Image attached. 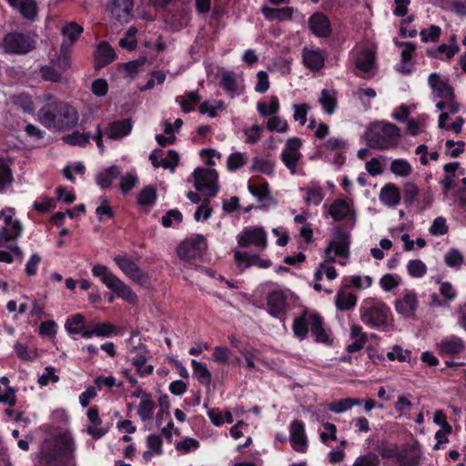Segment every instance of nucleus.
<instances>
[{"instance_id":"nucleus-8","label":"nucleus","mask_w":466,"mask_h":466,"mask_svg":"<svg viewBox=\"0 0 466 466\" xmlns=\"http://www.w3.org/2000/svg\"><path fill=\"white\" fill-rule=\"evenodd\" d=\"M2 47L5 54L25 55L35 48V40L29 34L13 31L5 35Z\"/></svg>"},{"instance_id":"nucleus-9","label":"nucleus","mask_w":466,"mask_h":466,"mask_svg":"<svg viewBox=\"0 0 466 466\" xmlns=\"http://www.w3.org/2000/svg\"><path fill=\"white\" fill-rule=\"evenodd\" d=\"M350 234L342 227L336 226L333 229L332 239L324 250V254L329 255L332 252L339 258H349L350 255Z\"/></svg>"},{"instance_id":"nucleus-27","label":"nucleus","mask_w":466,"mask_h":466,"mask_svg":"<svg viewBox=\"0 0 466 466\" xmlns=\"http://www.w3.org/2000/svg\"><path fill=\"white\" fill-rule=\"evenodd\" d=\"M121 170L116 165H112L96 176V183L101 189L106 190L111 187L112 181L120 177Z\"/></svg>"},{"instance_id":"nucleus-50","label":"nucleus","mask_w":466,"mask_h":466,"mask_svg":"<svg viewBox=\"0 0 466 466\" xmlns=\"http://www.w3.org/2000/svg\"><path fill=\"white\" fill-rule=\"evenodd\" d=\"M437 282L440 283V294L442 296L445 303H450L457 298L458 293L450 281L438 280Z\"/></svg>"},{"instance_id":"nucleus-46","label":"nucleus","mask_w":466,"mask_h":466,"mask_svg":"<svg viewBox=\"0 0 466 466\" xmlns=\"http://www.w3.org/2000/svg\"><path fill=\"white\" fill-rule=\"evenodd\" d=\"M251 171H258L266 175H271L274 172V164L267 158L254 157L251 166Z\"/></svg>"},{"instance_id":"nucleus-53","label":"nucleus","mask_w":466,"mask_h":466,"mask_svg":"<svg viewBox=\"0 0 466 466\" xmlns=\"http://www.w3.org/2000/svg\"><path fill=\"white\" fill-rule=\"evenodd\" d=\"M441 29L440 26L431 25L428 29H422L420 33V39L423 43L437 42L440 39Z\"/></svg>"},{"instance_id":"nucleus-57","label":"nucleus","mask_w":466,"mask_h":466,"mask_svg":"<svg viewBox=\"0 0 466 466\" xmlns=\"http://www.w3.org/2000/svg\"><path fill=\"white\" fill-rule=\"evenodd\" d=\"M267 128L269 131H277L279 133H285L289 129V124L286 120L279 116H271L267 123Z\"/></svg>"},{"instance_id":"nucleus-48","label":"nucleus","mask_w":466,"mask_h":466,"mask_svg":"<svg viewBox=\"0 0 466 466\" xmlns=\"http://www.w3.org/2000/svg\"><path fill=\"white\" fill-rule=\"evenodd\" d=\"M444 261L448 267L457 268L464 263V258L457 248H451L445 254Z\"/></svg>"},{"instance_id":"nucleus-63","label":"nucleus","mask_w":466,"mask_h":466,"mask_svg":"<svg viewBox=\"0 0 466 466\" xmlns=\"http://www.w3.org/2000/svg\"><path fill=\"white\" fill-rule=\"evenodd\" d=\"M42 78L45 81L59 83L62 80V75L50 66H43L40 68Z\"/></svg>"},{"instance_id":"nucleus-41","label":"nucleus","mask_w":466,"mask_h":466,"mask_svg":"<svg viewBox=\"0 0 466 466\" xmlns=\"http://www.w3.org/2000/svg\"><path fill=\"white\" fill-rule=\"evenodd\" d=\"M155 410V403L149 399H142L139 402L137 414L142 421L147 422L152 420Z\"/></svg>"},{"instance_id":"nucleus-43","label":"nucleus","mask_w":466,"mask_h":466,"mask_svg":"<svg viewBox=\"0 0 466 466\" xmlns=\"http://www.w3.org/2000/svg\"><path fill=\"white\" fill-rule=\"evenodd\" d=\"M90 134L86 132L75 131L72 134L64 137V141L70 146L86 147L90 140Z\"/></svg>"},{"instance_id":"nucleus-61","label":"nucleus","mask_w":466,"mask_h":466,"mask_svg":"<svg viewBox=\"0 0 466 466\" xmlns=\"http://www.w3.org/2000/svg\"><path fill=\"white\" fill-rule=\"evenodd\" d=\"M46 373L38 378V383L41 387L47 386L50 382L56 383L60 378L56 374V370L52 366L46 367Z\"/></svg>"},{"instance_id":"nucleus-13","label":"nucleus","mask_w":466,"mask_h":466,"mask_svg":"<svg viewBox=\"0 0 466 466\" xmlns=\"http://www.w3.org/2000/svg\"><path fill=\"white\" fill-rule=\"evenodd\" d=\"M436 347L441 358L451 359L460 358L466 349L463 339L456 335L444 337L436 344Z\"/></svg>"},{"instance_id":"nucleus-39","label":"nucleus","mask_w":466,"mask_h":466,"mask_svg":"<svg viewBox=\"0 0 466 466\" xmlns=\"http://www.w3.org/2000/svg\"><path fill=\"white\" fill-rule=\"evenodd\" d=\"M13 181V171L10 166L4 159H0V194L4 193Z\"/></svg>"},{"instance_id":"nucleus-24","label":"nucleus","mask_w":466,"mask_h":466,"mask_svg":"<svg viewBox=\"0 0 466 466\" xmlns=\"http://www.w3.org/2000/svg\"><path fill=\"white\" fill-rule=\"evenodd\" d=\"M6 2L11 7L17 9L24 18L35 20L38 12L35 0H6Z\"/></svg>"},{"instance_id":"nucleus-51","label":"nucleus","mask_w":466,"mask_h":466,"mask_svg":"<svg viewBox=\"0 0 466 466\" xmlns=\"http://www.w3.org/2000/svg\"><path fill=\"white\" fill-rule=\"evenodd\" d=\"M182 221L183 215L178 209H169L161 218V224L164 228L175 227L174 222L180 224Z\"/></svg>"},{"instance_id":"nucleus-30","label":"nucleus","mask_w":466,"mask_h":466,"mask_svg":"<svg viewBox=\"0 0 466 466\" xmlns=\"http://www.w3.org/2000/svg\"><path fill=\"white\" fill-rule=\"evenodd\" d=\"M248 190L260 204H266V201L271 199L269 185L266 180H263L262 183H255L249 180L248 183Z\"/></svg>"},{"instance_id":"nucleus-28","label":"nucleus","mask_w":466,"mask_h":466,"mask_svg":"<svg viewBox=\"0 0 466 466\" xmlns=\"http://www.w3.org/2000/svg\"><path fill=\"white\" fill-rule=\"evenodd\" d=\"M119 329L108 322L96 323L93 329L83 332L84 339H91L93 336L109 338L118 334Z\"/></svg>"},{"instance_id":"nucleus-11","label":"nucleus","mask_w":466,"mask_h":466,"mask_svg":"<svg viewBox=\"0 0 466 466\" xmlns=\"http://www.w3.org/2000/svg\"><path fill=\"white\" fill-rule=\"evenodd\" d=\"M214 69H216L214 79L218 80L219 86H221L231 98L235 97L238 94V82L235 73L226 70L223 67L217 66L214 68L211 65H206V74L208 77L212 76Z\"/></svg>"},{"instance_id":"nucleus-1","label":"nucleus","mask_w":466,"mask_h":466,"mask_svg":"<svg viewBox=\"0 0 466 466\" xmlns=\"http://www.w3.org/2000/svg\"><path fill=\"white\" fill-rule=\"evenodd\" d=\"M45 104L37 112V119L47 129L66 130L74 127L78 121V113L68 103L54 99L52 94L45 96Z\"/></svg>"},{"instance_id":"nucleus-45","label":"nucleus","mask_w":466,"mask_h":466,"mask_svg":"<svg viewBox=\"0 0 466 466\" xmlns=\"http://www.w3.org/2000/svg\"><path fill=\"white\" fill-rule=\"evenodd\" d=\"M257 109L259 114L263 116H273L278 113L279 109V102L277 96L270 98L269 104L266 102H258L257 104Z\"/></svg>"},{"instance_id":"nucleus-32","label":"nucleus","mask_w":466,"mask_h":466,"mask_svg":"<svg viewBox=\"0 0 466 466\" xmlns=\"http://www.w3.org/2000/svg\"><path fill=\"white\" fill-rule=\"evenodd\" d=\"M349 148V143L342 137H329L326 142L318 147V154L325 152H346Z\"/></svg>"},{"instance_id":"nucleus-20","label":"nucleus","mask_w":466,"mask_h":466,"mask_svg":"<svg viewBox=\"0 0 466 466\" xmlns=\"http://www.w3.org/2000/svg\"><path fill=\"white\" fill-rule=\"evenodd\" d=\"M428 82L437 97L444 100L455 98L452 86L447 81L442 80L438 73H431L429 76Z\"/></svg>"},{"instance_id":"nucleus-56","label":"nucleus","mask_w":466,"mask_h":466,"mask_svg":"<svg viewBox=\"0 0 466 466\" xmlns=\"http://www.w3.org/2000/svg\"><path fill=\"white\" fill-rule=\"evenodd\" d=\"M377 451L382 458L395 460L399 452V450L396 445L390 444L387 441H381L378 445Z\"/></svg>"},{"instance_id":"nucleus-7","label":"nucleus","mask_w":466,"mask_h":466,"mask_svg":"<svg viewBox=\"0 0 466 466\" xmlns=\"http://www.w3.org/2000/svg\"><path fill=\"white\" fill-rule=\"evenodd\" d=\"M390 314V309L383 302H376L370 307L360 308L362 322L382 331H387L389 329Z\"/></svg>"},{"instance_id":"nucleus-14","label":"nucleus","mask_w":466,"mask_h":466,"mask_svg":"<svg viewBox=\"0 0 466 466\" xmlns=\"http://www.w3.org/2000/svg\"><path fill=\"white\" fill-rule=\"evenodd\" d=\"M237 238L240 248H248L250 245L261 248L267 247V233L262 228L246 227Z\"/></svg>"},{"instance_id":"nucleus-6","label":"nucleus","mask_w":466,"mask_h":466,"mask_svg":"<svg viewBox=\"0 0 466 466\" xmlns=\"http://www.w3.org/2000/svg\"><path fill=\"white\" fill-rule=\"evenodd\" d=\"M177 253L180 259L188 263L190 266L200 268L203 262L204 254V236L201 234H193L181 241Z\"/></svg>"},{"instance_id":"nucleus-5","label":"nucleus","mask_w":466,"mask_h":466,"mask_svg":"<svg viewBox=\"0 0 466 466\" xmlns=\"http://www.w3.org/2000/svg\"><path fill=\"white\" fill-rule=\"evenodd\" d=\"M400 137L398 126L390 122H381L380 131H370L367 136V142L371 148L387 150L396 147Z\"/></svg>"},{"instance_id":"nucleus-2","label":"nucleus","mask_w":466,"mask_h":466,"mask_svg":"<svg viewBox=\"0 0 466 466\" xmlns=\"http://www.w3.org/2000/svg\"><path fill=\"white\" fill-rule=\"evenodd\" d=\"M292 330L299 340L305 339L310 330L314 341L331 346L333 338L330 330L324 328V319L315 310L304 308L293 320Z\"/></svg>"},{"instance_id":"nucleus-60","label":"nucleus","mask_w":466,"mask_h":466,"mask_svg":"<svg viewBox=\"0 0 466 466\" xmlns=\"http://www.w3.org/2000/svg\"><path fill=\"white\" fill-rule=\"evenodd\" d=\"M71 48L66 46V44H61L60 52L57 57V66L63 70H66L71 66L70 58Z\"/></svg>"},{"instance_id":"nucleus-44","label":"nucleus","mask_w":466,"mask_h":466,"mask_svg":"<svg viewBox=\"0 0 466 466\" xmlns=\"http://www.w3.org/2000/svg\"><path fill=\"white\" fill-rule=\"evenodd\" d=\"M390 171L397 176L405 177L410 175L412 167L406 159L399 158L391 162Z\"/></svg>"},{"instance_id":"nucleus-17","label":"nucleus","mask_w":466,"mask_h":466,"mask_svg":"<svg viewBox=\"0 0 466 466\" xmlns=\"http://www.w3.org/2000/svg\"><path fill=\"white\" fill-rule=\"evenodd\" d=\"M302 64L312 72H319L325 66V52L320 48L310 49L304 46L301 51Z\"/></svg>"},{"instance_id":"nucleus-12","label":"nucleus","mask_w":466,"mask_h":466,"mask_svg":"<svg viewBox=\"0 0 466 466\" xmlns=\"http://www.w3.org/2000/svg\"><path fill=\"white\" fill-rule=\"evenodd\" d=\"M114 261L123 273L131 280L144 284L148 280V274L127 256L116 255Z\"/></svg>"},{"instance_id":"nucleus-54","label":"nucleus","mask_w":466,"mask_h":466,"mask_svg":"<svg viewBox=\"0 0 466 466\" xmlns=\"http://www.w3.org/2000/svg\"><path fill=\"white\" fill-rule=\"evenodd\" d=\"M137 177L135 174L127 173L120 177L119 187L123 194L129 193L137 183Z\"/></svg>"},{"instance_id":"nucleus-19","label":"nucleus","mask_w":466,"mask_h":466,"mask_svg":"<svg viewBox=\"0 0 466 466\" xmlns=\"http://www.w3.org/2000/svg\"><path fill=\"white\" fill-rule=\"evenodd\" d=\"M95 68L99 70L116 59V54L111 45L106 41L98 43L94 54Z\"/></svg>"},{"instance_id":"nucleus-47","label":"nucleus","mask_w":466,"mask_h":466,"mask_svg":"<svg viewBox=\"0 0 466 466\" xmlns=\"http://www.w3.org/2000/svg\"><path fill=\"white\" fill-rule=\"evenodd\" d=\"M200 96L197 92H188L186 94V98L177 96L176 100L179 103L181 108L185 112H190L194 109V106L199 101Z\"/></svg>"},{"instance_id":"nucleus-49","label":"nucleus","mask_w":466,"mask_h":466,"mask_svg":"<svg viewBox=\"0 0 466 466\" xmlns=\"http://www.w3.org/2000/svg\"><path fill=\"white\" fill-rule=\"evenodd\" d=\"M324 198L323 190L320 187H311L307 188V195L304 197L306 204L318 206Z\"/></svg>"},{"instance_id":"nucleus-55","label":"nucleus","mask_w":466,"mask_h":466,"mask_svg":"<svg viewBox=\"0 0 466 466\" xmlns=\"http://www.w3.org/2000/svg\"><path fill=\"white\" fill-rule=\"evenodd\" d=\"M418 193H419V188L416 184H414L412 182L406 183L403 187L404 204L407 207L411 206L414 203Z\"/></svg>"},{"instance_id":"nucleus-37","label":"nucleus","mask_w":466,"mask_h":466,"mask_svg":"<svg viewBox=\"0 0 466 466\" xmlns=\"http://www.w3.org/2000/svg\"><path fill=\"white\" fill-rule=\"evenodd\" d=\"M345 284H343L342 289H348L351 288H355L357 289H363L365 288H369L372 285V278L370 276H360L353 275L349 278H344Z\"/></svg>"},{"instance_id":"nucleus-25","label":"nucleus","mask_w":466,"mask_h":466,"mask_svg":"<svg viewBox=\"0 0 466 466\" xmlns=\"http://www.w3.org/2000/svg\"><path fill=\"white\" fill-rule=\"evenodd\" d=\"M375 60V54L372 50L365 49L360 52L355 60V66L363 73L361 77L370 78L371 76L370 73L374 67Z\"/></svg>"},{"instance_id":"nucleus-64","label":"nucleus","mask_w":466,"mask_h":466,"mask_svg":"<svg viewBox=\"0 0 466 466\" xmlns=\"http://www.w3.org/2000/svg\"><path fill=\"white\" fill-rule=\"evenodd\" d=\"M380 465V460L378 456L374 453H368L365 455L359 456L354 463L353 466H379Z\"/></svg>"},{"instance_id":"nucleus-58","label":"nucleus","mask_w":466,"mask_h":466,"mask_svg":"<svg viewBox=\"0 0 466 466\" xmlns=\"http://www.w3.org/2000/svg\"><path fill=\"white\" fill-rule=\"evenodd\" d=\"M58 326L54 320H46L40 323L38 333L42 337L55 338Z\"/></svg>"},{"instance_id":"nucleus-29","label":"nucleus","mask_w":466,"mask_h":466,"mask_svg":"<svg viewBox=\"0 0 466 466\" xmlns=\"http://www.w3.org/2000/svg\"><path fill=\"white\" fill-rule=\"evenodd\" d=\"M401 199L399 187L393 183L386 184L380 192V200L388 207L397 206Z\"/></svg>"},{"instance_id":"nucleus-52","label":"nucleus","mask_w":466,"mask_h":466,"mask_svg":"<svg viewBox=\"0 0 466 466\" xmlns=\"http://www.w3.org/2000/svg\"><path fill=\"white\" fill-rule=\"evenodd\" d=\"M408 272L413 278H422L427 273L425 263L420 259H411L408 263Z\"/></svg>"},{"instance_id":"nucleus-59","label":"nucleus","mask_w":466,"mask_h":466,"mask_svg":"<svg viewBox=\"0 0 466 466\" xmlns=\"http://www.w3.org/2000/svg\"><path fill=\"white\" fill-rule=\"evenodd\" d=\"M246 164V157L244 154L236 152L229 155L228 157V169L230 171H236L242 167Z\"/></svg>"},{"instance_id":"nucleus-15","label":"nucleus","mask_w":466,"mask_h":466,"mask_svg":"<svg viewBox=\"0 0 466 466\" xmlns=\"http://www.w3.org/2000/svg\"><path fill=\"white\" fill-rule=\"evenodd\" d=\"M329 213L334 221L339 222L347 218L346 227L352 229L356 223V212L342 198L335 199L329 206Z\"/></svg>"},{"instance_id":"nucleus-34","label":"nucleus","mask_w":466,"mask_h":466,"mask_svg":"<svg viewBox=\"0 0 466 466\" xmlns=\"http://www.w3.org/2000/svg\"><path fill=\"white\" fill-rule=\"evenodd\" d=\"M345 290L341 288L335 296L336 308L340 311L350 310L357 304V296L353 293H347Z\"/></svg>"},{"instance_id":"nucleus-26","label":"nucleus","mask_w":466,"mask_h":466,"mask_svg":"<svg viewBox=\"0 0 466 466\" xmlns=\"http://www.w3.org/2000/svg\"><path fill=\"white\" fill-rule=\"evenodd\" d=\"M84 32V27L76 22H68L61 29L63 35L62 44H66L68 48H72L79 36Z\"/></svg>"},{"instance_id":"nucleus-40","label":"nucleus","mask_w":466,"mask_h":466,"mask_svg":"<svg viewBox=\"0 0 466 466\" xmlns=\"http://www.w3.org/2000/svg\"><path fill=\"white\" fill-rule=\"evenodd\" d=\"M324 112L328 115H332L338 106L337 98L334 95L330 94L328 89H323L319 99Z\"/></svg>"},{"instance_id":"nucleus-22","label":"nucleus","mask_w":466,"mask_h":466,"mask_svg":"<svg viewBox=\"0 0 466 466\" xmlns=\"http://www.w3.org/2000/svg\"><path fill=\"white\" fill-rule=\"evenodd\" d=\"M133 123L130 118H124L111 122L106 128V135L113 140L121 139L130 134Z\"/></svg>"},{"instance_id":"nucleus-36","label":"nucleus","mask_w":466,"mask_h":466,"mask_svg":"<svg viewBox=\"0 0 466 466\" xmlns=\"http://www.w3.org/2000/svg\"><path fill=\"white\" fill-rule=\"evenodd\" d=\"M85 317L78 313L73 315L71 318H68L66 324L65 329L68 334H80L83 337L84 331H88L84 324Z\"/></svg>"},{"instance_id":"nucleus-16","label":"nucleus","mask_w":466,"mask_h":466,"mask_svg":"<svg viewBox=\"0 0 466 466\" xmlns=\"http://www.w3.org/2000/svg\"><path fill=\"white\" fill-rule=\"evenodd\" d=\"M309 29L312 35L320 38H327L332 33L329 18L322 12L313 13L308 20Z\"/></svg>"},{"instance_id":"nucleus-33","label":"nucleus","mask_w":466,"mask_h":466,"mask_svg":"<svg viewBox=\"0 0 466 466\" xmlns=\"http://www.w3.org/2000/svg\"><path fill=\"white\" fill-rule=\"evenodd\" d=\"M157 200V191L155 186L144 187L137 196V203L140 207L153 208Z\"/></svg>"},{"instance_id":"nucleus-23","label":"nucleus","mask_w":466,"mask_h":466,"mask_svg":"<svg viewBox=\"0 0 466 466\" xmlns=\"http://www.w3.org/2000/svg\"><path fill=\"white\" fill-rule=\"evenodd\" d=\"M218 174L215 169L206 168V198L217 196L219 186L218 183ZM212 208L206 199V220L211 216Z\"/></svg>"},{"instance_id":"nucleus-31","label":"nucleus","mask_w":466,"mask_h":466,"mask_svg":"<svg viewBox=\"0 0 466 466\" xmlns=\"http://www.w3.org/2000/svg\"><path fill=\"white\" fill-rule=\"evenodd\" d=\"M396 461L399 466H419L420 457L414 447H405L399 450Z\"/></svg>"},{"instance_id":"nucleus-38","label":"nucleus","mask_w":466,"mask_h":466,"mask_svg":"<svg viewBox=\"0 0 466 466\" xmlns=\"http://www.w3.org/2000/svg\"><path fill=\"white\" fill-rule=\"evenodd\" d=\"M360 403L361 400L359 399L344 398L329 403L328 408L335 413H342L350 410L354 405H360Z\"/></svg>"},{"instance_id":"nucleus-4","label":"nucleus","mask_w":466,"mask_h":466,"mask_svg":"<svg viewBox=\"0 0 466 466\" xmlns=\"http://www.w3.org/2000/svg\"><path fill=\"white\" fill-rule=\"evenodd\" d=\"M94 277L99 278L101 282L109 289L116 298L135 304L137 301V296L133 289L121 280L117 276L113 274L109 268L102 264H96L92 268Z\"/></svg>"},{"instance_id":"nucleus-42","label":"nucleus","mask_w":466,"mask_h":466,"mask_svg":"<svg viewBox=\"0 0 466 466\" xmlns=\"http://www.w3.org/2000/svg\"><path fill=\"white\" fill-rule=\"evenodd\" d=\"M302 155L299 152H288V150H282L281 152V161L286 166V167L290 171L291 174H296L297 172V165L299 161L301 159Z\"/></svg>"},{"instance_id":"nucleus-18","label":"nucleus","mask_w":466,"mask_h":466,"mask_svg":"<svg viewBox=\"0 0 466 466\" xmlns=\"http://www.w3.org/2000/svg\"><path fill=\"white\" fill-rule=\"evenodd\" d=\"M289 441L292 448L299 452H305L307 449V436L305 424L302 420H294L289 425Z\"/></svg>"},{"instance_id":"nucleus-21","label":"nucleus","mask_w":466,"mask_h":466,"mask_svg":"<svg viewBox=\"0 0 466 466\" xmlns=\"http://www.w3.org/2000/svg\"><path fill=\"white\" fill-rule=\"evenodd\" d=\"M418 308V299L414 291L407 292L401 299L395 302L396 311L403 317L410 319L415 315Z\"/></svg>"},{"instance_id":"nucleus-62","label":"nucleus","mask_w":466,"mask_h":466,"mask_svg":"<svg viewBox=\"0 0 466 466\" xmlns=\"http://www.w3.org/2000/svg\"><path fill=\"white\" fill-rule=\"evenodd\" d=\"M449 228L443 217L436 218L430 228V232L433 236H442L447 234Z\"/></svg>"},{"instance_id":"nucleus-10","label":"nucleus","mask_w":466,"mask_h":466,"mask_svg":"<svg viewBox=\"0 0 466 466\" xmlns=\"http://www.w3.org/2000/svg\"><path fill=\"white\" fill-rule=\"evenodd\" d=\"M266 302L268 313L284 321L289 309L287 294L281 289L272 290L268 293Z\"/></svg>"},{"instance_id":"nucleus-3","label":"nucleus","mask_w":466,"mask_h":466,"mask_svg":"<svg viewBox=\"0 0 466 466\" xmlns=\"http://www.w3.org/2000/svg\"><path fill=\"white\" fill-rule=\"evenodd\" d=\"M73 446L72 440L65 436L57 441H46L38 453L39 461L46 466H59L72 456Z\"/></svg>"},{"instance_id":"nucleus-35","label":"nucleus","mask_w":466,"mask_h":466,"mask_svg":"<svg viewBox=\"0 0 466 466\" xmlns=\"http://www.w3.org/2000/svg\"><path fill=\"white\" fill-rule=\"evenodd\" d=\"M262 13L268 20L285 21L292 19L293 8L289 6L280 8L263 7Z\"/></svg>"}]
</instances>
